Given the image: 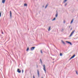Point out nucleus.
Masks as SVG:
<instances>
[{"label":"nucleus","instance_id":"1","mask_svg":"<svg viewBox=\"0 0 78 78\" xmlns=\"http://www.w3.org/2000/svg\"><path fill=\"white\" fill-rule=\"evenodd\" d=\"M43 70H44L45 73H46V69H45V65H43Z\"/></svg>","mask_w":78,"mask_h":78},{"label":"nucleus","instance_id":"2","mask_svg":"<svg viewBox=\"0 0 78 78\" xmlns=\"http://www.w3.org/2000/svg\"><path fill=\"white\" fill-rule=\"evenodd\" d=\"M75 30H73L71 33L70 36H69V37H71V36H72V34H73V33H74L75 32Z\"/></svg>","mask_w":78,"mask_h":78},{"label":"nucleus","instance_id":"3","mask_svg":"<svg viewBox=\"0 0 78 78\" xmlns=\"http://www.w3.org/2000/svg\"><path fill=\"white\" fill-rule=\"evenodd\" d=\"M17 72L18 73H21V70H20V69H17Z\"/></svg>","mask_w":78,"mask_h":78},{"label":"nucleus","instance_id":"4","mask_svg":"<svg viewBox=\"0 0 78 78\" xmlns=\"http://www.w3.org/2000/svg\"><path fill=\"white\" fill-rule=\"evenodd\" d=\"M58 12L56 11V13L55 14V17H58Z\"/></svg>","mask_w":78,"mask_h":78},{"label":"nucleus","instance_id":"5","mask_svg":"<svg viewBox=\"0 0 78 78\" xmlns=\"http://www.w3.org/2000/svg\"><path fill=\"white\" fill-rule=\"evenodd\" d=\"M66 42H67V43H68V44H69L71 45H72V43L68 41H66Z\"/></svg>","mask_w":78,"mask_h":78},{"label":"nucleus","instance_id":"6","mask_svg":"<svg viewBox=\"0 0 78 78\" xmlns=\"http://www.w3.org/2000/svg\"><path fill=\"white\" fill-rule=\"evenodd\" d=\"M37 73L38 74V77H39L40 76V75H39V70H37Z\"/></svg>","mask_w":78,"mask_h":78},{"label":"nucleus","instance_id":"7","mask_svg":"<svg viewBox=\"0 0 78 78\" xmlns=\"http://www.w3.org/2000/svg\"><path fill=\"white\" fill-rule=\"evenodd\" d=\"M34 48H35V47H32L30 49L32 50V51L33 50H34Z\"/></svg>","mask_w":78,"mask_h":78},{"label":"nucleus","instance_id":"8","mask_svg":"<svg viewBox=\"0 0 78 78\" xmlns=\"http://www.w3.org/2000/svg\"><path fill=\"white\" fill-rule=\"evenodd\" d=\"M10 16L11 18V17H12V13L11 12V11H10Z\"/></svg>","mask_w":78,"mask_h":78},{"label":"nucleus","instance_id":"9","mask_svg":"<svg viewBox=\"0 0 78 78\" xmlns=\"http://www.w3.org/2000/svg\"><path fill=\"white\" fill-rule=\"evenodd\" d=\"M50 29H51V27L50 26L49 27V28L48 29V31H50Z\"/></svg>","mask_w":78,"mask_h":78},{"label":"nucleus","instance_id":"10","mask_svg":"<svg viewBox=\"0 0 78 78\" xmlns=\"http://www.w3.org/2000/svg\"><path fill=\"white\" fill-rule=\"evenodd\" d=\"M2 3H5V0H2Z\"/></svg>","mask_w":78,"mask_h":78},{"label":"nucleus","instance_id":"11","mask_svg":"<svg viewBox=\"0 0 78 78\" xmlns=\"http://www.w3.org/2000/svg\"><path fill=\"white\" fill-rule=\"evenodd\" d=\"M62 44H64V45L66 44V43H65V42H64V41H63L62 40Z\"/></svg>","mask_w":78,"mask_h":78},{"label":"nucleus","instance_id":"12","mask_svg":"<svg viewBox=\"0 0 78 78\" xmlns=\"http://www.w3.org/2000/svg\"><path fill=\"white\" fill-rule=\"evenodd\" d=\"M75 55L74 54L73 55L72 57H71V58H74V57H75Z\"/></svg>","mask_w":78,"mask_h":78},{"label":"nucleus","instance_id":"13","mask_svg":"<svg viewBox=\"0 0 78 78\" xmlns=\"http://www.w3.org/2000/svg\"><path fill=\"white\" fill-rule=\"evenodd\" d=\"M48 4H47L46 5V6H45V8H47V6H48Z\"/></svg>","mask_w":78,"mask_h":78},{"label":"nucleus","instance_id":"14","mask_svg":"<svg viewBox=\"0 0 78 78\" xmlns=\"http://www.w3.org/2000/svg\"><path fill=\"white\" fill-rule=\"evenodd\" d=\"M73 22V19L71 22V24H72V22Z\"/></svg>","mask_w":78,"mask_h":78},{"label":"nucleus","instance_id":"15","mask_svg":"<svg viewBox=\"0 0 78 78\" xmlns=\"http://www.w3.org/2000/svg\"><path fill=\"white\" fill-rule=\"evenodd\" d=\"M27 6V4L25 3L24 4V6Z\"/></svg>","mask_w":78,"mask_h":78},{"label":"nucleus","instance_id":"16","mask_svg":"<svg viewBox=\"0 0 78 78\" xmlns=\"http://www.w3.org/2000/svg\"><path fill=\"white\" fill-rule=\"evenodd\" d=\"M55 19H56V18L55 17L52 20V21L55 20Z\"/></svg>","mask_w":78,"mask_h":78},{"label":"nucleus","instance_id":"17","mask_svg":"<svg viewBox=\"0 0 78 78\" xmlns=\"http://www.w3.org/2000/svg\"><path fill=\"white\" fill-rule=\"evenodd\" d=\"M40 62H41V64H42V59H40Z\"/></svg>","mask_w":78,"mask_h":78},{"label":"nucleus","instance_id":"18","mask_svg":"<svg viewBox=\"0 0 78 78\" xmlns=\"http://www.w3.org/2000/svg\"><path fill=\"white\" fill-rule=\"evenodd\" d=\"M67 0H65L63 2V3H66Z\"/></svg>","mask_w":78,"mask_h":78},{"label":"nucleus","instance_id":"19","mask_svg":"<svg viewBox=\"0 0 78 78\" xmlns=\"http://www.w3.org/2000/svg\"><path fill=\"white\" fill-rule=\"evenodd\" d=\"M29 50V48L28 47L27 49V51H28V50Z\"/></svg>","mask_w":78,"mask_h":78},{"label":"nucleus","instance_id":"20","mask_svg":"<svg viewBox=\"0 0 78 78\" xmlns=\"http://www.w3.org/2000/svg\"><path fill=\"white\" fill-rule=\"evenodd\" d=\"M62 53H60V56H62Z\"/></svg>","mask_w":78,"mask_h":78},{"label":"nucleus","instance_id":"21","mask_svg":"<svg viewBox=\"0 0 78 78\" xmlns=\"http://www.w3.org/2000/svg\"><path fill=\"white\" fill-rule=\"evenodd\" d=\"M76 74H77V75H78V73L77 72V71H76Z\"/></svg>","mask_w":78,"mask_h":78},{"label":"nucleus","instance_id":"22","mask_svg":"<svg viewBox=\"0 0 78 78\" xmlns=\"http://www.w3.org/2000/svg\"><path fill=\"white\" fill-rule=\"evenodd\" d=\"M61 31L62 32V31H64V29H62L61 30Z\"/></svg>","mask_w":78,"mask_h":78},{"label":"nucleus","instance_id":"23","mask_svg":"<svg viewBox=\"0 0 78 78\" xmlns=\"http://www.w3.org/2000/svg\"><path fill=\"white\" fill-rule=\"evenodd\" d=\"M41 53H42V50H41Z\"/></svg>","mask_w":78,"mask_h":78},{"label":"nucleus","instance_id":"24","mask_svg":"<svg viewBox=\"0 0 78 78\" xmlns=\"http://www.w3.org/2000/svg\"><path fill=\"white\" fill-rule=\"evenodd\" d=\"M22 73H23V70H22Z\"/></svg>","mask_w":78,"mask_h":78},{"label":"nucleus","instance_id":"25","mask_svg":"<svg viewBox=\"0 0 78 78\" xmlns=\"http://www.w3.org/2000/svg\"><path fill=\"white\" fill-rule=\"evenodd\" d=\"M67 4L66 3L65 5V6H66V5H67Z\"/></svg>","mask_w":78,"mask_h":78},{"label":"nucleus","instance_id":"26","mask_svg":"<svg viewBox=\"0 0 78 78\" xmlns=\"http://www.w3.org/2000/svg\"><path fill=\"white\" fill-rule=\"evenodd\" d=\"M1 13L0 12V17H1Z\"/></svg>","mask_w":78,"mask_h":78},{"label":"nucleus","instance_id":"27","mask_svg":"<svg viewBox=\"0 0 78 78\" xmlns=\"http://www.w3.org/2000/svg\"><path fill=\"white\" fill-rule=\"evenodd\" d=\"M71 59H72V57H71V58L69 59V60H71Z\"/></svg>","mask_w":78,"mask_h":78},{"label":"nucleus","instance_id":"28","mask_svg":"<svg viewBox=\"0 0 78 78\" xmlns=\"http://www.w3.org/2000/svg\"><path fill=\"white\" fill-rule=\"evenodd\" d=\"M65 20H64V21H63V23H65Z\"/></svg>","mask_w":78,"mask_h":78},{"label":"nucleus","instance_id":"29","mask_svg":"<svg viewBox=\"0 0 78 78\" xmlns=\"http://www.w3.org/2000/svg\"><path fill=\"white\" fill-rule=\"evenodd\" d=\"M2 34H4L3 33V32H2Z\"/></svg>","mask_w":78,"mask_h":78},{"label":"nucleus","instance_id":"30","mask_svg":"<svg viewBox=\"0 0 78 78\" xmlns=\"http://www.w3.org/2000/svg\"><path fill=\"white\" fill-rule=\"evenodd\" d=\"M33 78H35L34 77V76H33Z\"/></svg>","mask_w":78,"mask_h":78},{"label":"nucleus","instance_id":"31","mask_svg":"<svg viewBox=\"0 0 78 78\" xmlns=\"http://www.w3.org/2000/svg\"><path fill=\"white\" fill-rule=\"evenodd\" d=\"M1 32H3V31H2V30H1Z\"/></svg>","mask_w":78,"mask_h":78},{"label":"nucleus","instance_id":"32","mask_svg":"<svg viewBox=\"0 0 78 78\" xmlns=\"http://www.w3.org/2000/svg\"><path fill=\"white\" fill-rule=\"evenodd\" d=\"M37 68L38 67L37 65Z\"/></svg>","mask_w":78,"mask_h":78},{"label":"nucleus","instance_id":"33","mask_svg":"<svg viewBox=\"0 0 78 78\" xmlns=\"http://www.w3.org/2000/svg\"><path fill=\"white\" fill-rule=\"evenodd\" d=\"M41 78H43V77L42 76Z\"/></svg>","mask_w":78,"mask_h":78},{"label":"nucleus","instance_id":"34","mask_svg":"<svg viewBox=\"0 0 78 78\" xmlns=\"http://www.w3.org/2000/svg\"><path fill=\"white\" fill-rule=\"evenodd\" d=\"M43 7H44V6L43 5Z\"/></svg>","mask_w":78,"mask_h":78},{"label":"nucleus","instance_id":"35","mask_svg":"<svg viewBox=\"0 0 78 78\" xmlns=\"http://www.w3.org/2000/svg\"><path fill=\"white\" fill-rule=\"evenodd\" d=\"M53 63H54V62H53Z\"/></svg>","mask_w":78,"mask_h":78},{"label":"nucleus","instance_id":"36","mask_svg":"<svg viewBox=\"0 0 78 78\" xmlns=\"http://www.w3.org/2000/svg\"><path fill=\"white\" fill-rule=\"evenodd\" d=\"M69 28H70V26H69Z\"/></svg>","mask_w":78,"mask_h":78}]
</instances>
